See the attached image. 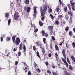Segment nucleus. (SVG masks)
<instances>
[{"instance_id":"f257e3e1","label":"nucleus","mask_w":75,"mask_h":75,"mask_svg":"<svg viewBox=\"0 0 75 75\" xmlns=\"http://www.w3.org/2000/svg\"><path fill=\"white\" fill-rule=\"evenodd\" d=\"M19 17V14L18 12H16L15 13L14 15V19L15 20H18Z\"/></svg>"},{"instance_id":"f03ea898","label":"nucleus","mask_w":75,"mask_h":75,"mask_svg":"<svg viewBox=\"0 0 75 75\" xmlns=\"http://www.w3.org/2000/svg\"><path fill=\"white\" fill-rule=\"evenodd\" d=\"M40 10L41 13V16L42 17L41 18V19L42 20H43V21H44V15L45 14V13H44V12H42V7L40 8Z\"/></svg>"},{"instance_id":"7ed1b4c3","label":"nucleus","mask_w":75,"mask_h":75,"mask_svg":"<svg viewBox=\"0 0 75 75\" xmlns=\"http://www.w3.org/2000/svg\"><path fill=\"white\" fill-rule=\"evenodd\" d=\"M34 14H33V17L34 18H36V14L37 13V7H35L34 8Z\"/></svg>"},{"instance_id":"20e7f679","label":"nucleus","mask_w":75,"mask_h":75,"mask_svg":"<svg viewBox=\"0 0 75 75\" xmlns=\"http://www.w3.org/2000/svg\"><path fill=\"white\" fill-rule=\"evenodd\" d=\"M41 7L42 8V11L43 12V11L45 12L47 9V6L46 5H44L43 6V8L42 7H40V8Z\"/></svg>"},{"instance_id":"39448f33","label":"nucleus","mask_w":75,"mask_h":75,"mask_svg":"<svg viewBox=\"0 0 75 75\" xmlns=\"http://www.w3.org/2000/svg\"><path fill=\"white\" fill-rule=\"evenodd\" d=\"M62 61L64 63L65 65H66V67L68 68V67H69V65H68V64L67 62L66 59H64L63 58H62Z\"/></svg>"},{"instance_id":"423d86ee","label":"nucleus","mask_w":75,"mask_h":75,"mask_svg":"<svg viewBox=\"0 0 75 75\" xmlns=\"http://www.w3.org/2000/svg\"><path fill=\"white\" fill-rule=\"evenodd\" d=\"M31 9L30 7H28L27 6H25L24 8L25 11H27L28 13H29Z\"/></svg>"},{"instance_id":"0eeeda50","label":"nucleus","mask_w":75,"mask_h":75,"mask_svg":"<svg viewBox=\"0 0 75 75\" xmlns=\"http://www.w3.org/2000/svg\"><path fill=\"white\" fill-rule=\"evenodd\" d=\"M20 41L19 38H16L15 41V43H16L17 45H18L19 44H20Z\"/></svg>"},{"instance_id":"6e6552de","label":"nucleus","mask_w":75,"mask_h":75,"mask_svg":"<svg viewBox=\"0 0 75 75\" xmlns=\"http://www.w3.org/2000/svg\"><path fill=\"white\" fill-rule=\"evenodd\" d=\"M48 28L49 29H51L50 31H51V32H50V34L51 35H52V29H53V27L52 26H49L48 27Z\"/></svg>"},{"instance_id":"1a4fd4ad","label":"nucleus","mask_w":75,"mask_h":75,"mask_svg":"<svg viewBox=\"0 0 75 75\" xmlns=\"http://www.w3.org/2000/svg\"><path fill=\"white\" fill-rule=\"evenodd\" d=\"M42 36H44L45 35L46 37H48V34L47 33H45V31L44 30H42Z\"/></svg>"},{"instance_id":"9d476101","label":"nucleus","mask_w":75,"mask_h":75,"mask_svg":"<svg viewBox=\"0 0 75 75\" xmlns=\"http://www.w3.org/2000/svg\"><path fill=\"white\" fill-rule=\"evenodd\" d=\"M62 53L63 54V55L64 57V58L66 59V58H67V57H66V54H65V50H63L62 51Z\"/></svg>"},{"instance_id":"9b49d317","label":"nucleus","mask_w":75,"mask_h":75,"mask_svg":"<svg viewBox=\"0 0 75 75\" xmlns=\"http://www.w3.org/2000/svg\"><path fill=\"white\" fill-rule=\"evenodd\" d=\"M23 64H24L25 68L24 69V68H23V69L24 70H26V69H27V67H28V66H27V64L25 63L24 62Z\"/></svg>"},{"instance_id":"f8f14e48","label":"nucleus","mask_w":75,"mask_h":75,"mask_svg":"<svg viewBox=\"0 0 75 75\" xmlns=\"http://www.w3.org/2000/svg\"><path fill=\"white\" fill-rule=\"evenodd\" d=\"M68 14L69 15H70V16H73V13H72V12H71V11H69L68 12Z\"/></svg>"},{"instance_id":"ddd939ff","label":"nucleus","mask_w":75,"mask_h":75,"mask_svg":"<svg viewBox=\"0 0 75 75\" xmlns=\"http://www.w3.org/2000/svg\"><path fill=\"white\" fill-rule=\"evenodd\" d=\"M34 28L35 29V30H34V32H35V33H37V32L38 31V29L37 28L35 29V26H34Z\"/></svg>"},{"instance_id":"4468645a","label":"nucleus","mask_w":75,"mask_h":75,"mask_svg":"<svg viewBox=\"0 0 75 75\" xmlns=\"http://www.w3.org/2000/svg\"><path fill=\"white\" fill-rule=\"evenodd\" d=\"M71 57V59H72V60L73 61V62H75V57L72 56Z\"/></svg>"},{"instance_id":"2eb2a0df","label":"nucleus","mask_w":75,"mask_h":75,"mask_svg":"<svg viewBox=\"0 0 75 75\" xmlns=\"http://www.w3.org/2000/svg\"><path fill=\"white\" fill-rule=\"evenodd\" d=\"M64 18L66 20H68V18H69V16L68 15H65Z\"/></svg>"},{"instance_id":"dca6fc26","label":"nucleus","mask_w":75,"mask_h":75,"mask_svg":"<svg viewBox=\"0 0 75 75\" xmlns=\"http://www.w3.org/2000/svg\"><path fill=\"white\" fill-rule=\"evenodd\" d=\"M67 61L68 64H71V62H70L69 59V58L68 57H67Z\"/></svg>"},{"instance_id":"f3484780","label":"nucleus","mask_w":75,"mask_h":75,"mask_svg":"<svg viewBox=\"0 0 75 75\" xmlns=\"http://www.w3.org/2000/svg\"><path fill=\"white\" fill-rule=\"evenodd\" d=\"M71 8L72 10H73V11H75V6L74 5H72L71 6Z\"/></svg>"},{"instance_id":"a211bd4d","label":"nucleus","mask_w":75,"mask_h":75,"mask_svg":"<svg viewBox=\"0 0 75 75\" xmlns=\"http://www.w3.org/2000/svg\"><path fill=\"white\" fill-rule=\"evenodd\" d=\"M70 3L71 5H74L75 4V3L73 2V1H71Z\"/></svg>"},{"instance_id":"6ab92c4d","label":"nucleus","mask_w":75,"mask_h":75,"mask_svg":"<svg viewBox=\"0 0 75 75\" xmlns=\"http://www.w3.org/2000/svg\"><path fill=\"white\" fill-rule=\"evenodd\" d=\"M36 54L37 55V56L39 58H40V54L39 53V52H38V51H37V52H36Z\"/></svg>"},{"instance_id":"aec40b11","label":"nucleus","mask_w":75,"mask_h":75,"mask_svg":"<svg viewBox=\"0 0 75 75\" xmlns=\"http://www.w3.org/2000/svg\"><path fill=\"white\" fill-rule=\"evenodd\" d=\"M15 38H16V36H13L12 38V39L13 42H15Z\"/></svg>"},{"instance_id":"412c9836","label":"nucleus","mask_w":75,"mask_h":75,"mask_svg":"<svg viewBox=\"0 0 75 75\" xmlns=\"http://www.w3.org/2000/svg\"><path fill=\"white\" fill-rule=\"evenodd\" d=\"M10 23H11V19H10L8 21V25H10Z\"/></svg>"},{"instance_id":"4be33fe9","label":"nucleus","mask_w":75,"mask_h":75,"mask_svg":"<svg viewBox=\"0 0 75 75\" xmlns=\"http://www.w3.org/2000/svg\"><path fill=\"white\" fill-rule=\"evenodd\" d=\"M36 71L38 72V73H40L41 72V70L39 68L37 69H36Z\"/></svg>"},{"instance_id":"5701e85b","label":"nucleus","mask_w":75,"mask_h":75,"mask_svg":"<svg viewBox=\"0 0 75 75\" xmlns=\"http://www.w3.org/2000/svg\"><path fill=\"white\" fill-rule=\"evenodd\" d=\"M69 34L70 36L72 37V31H70L69 32Z\"/></svg>"},{"instance_id":"b1692460","label":"nucleus","mask_w":75,"mask_h":75,"mask_svg":"<svg viewBox=\"0 0 75 75\" xmlns=\"http://www.w3.org/2000/svg\"><path fill=\"white\" fill-rule=\"evenodd\" d=\"M39 24L41 26L43 25V23H42L41 21H40V22H39Z\"/></svg>"},{"instance_id":"393cba45","label":"nucleus","mask_w":75,"mask_h":75,"mask_svg":"<svg viewBox=\"0 0 75 75\" xmlns=\"http://www.w3.org/2000/svg\"><path fill=\"white\" fill-rule=\"evenodd\" d=\"M42 54H45V49H44V48H42Z\"/></svg>"},{"instance_id":"a878e982","label":"nucleus","mask_w":75,"mask_h":75,"mask_svg":"<svg viewBox=\"0 0 75 75\" xmlns=\"http://www.w3.org/2000/svg\"><path fill=\"white\" fill-rule=\"evenodd\" d=\"M55 48L56 50H57V51H59V49H58V47L57 45H55Z\"/></svg>"},{"instance_id":"bb28decb","label":"nucleus","mask_w":75,"mask_h":75,"mask_svg":"<svg viewBox=\"0 0 75 75\" xmlns=\"http://www.w3.org/2000/svg\"><path fill=\"white\" fill-rule=\"evenodd\" d=\"M23 49L24 52H25L26 51V48L25 47V45L23 47Z\"/></svg>"},{"instance_id":"cd10ccee","label":"nucleus","mask_w":75,"mask_h":75,"mask_svg":"<svg viewBox=\"0 0 75 75\" xmlns=\"http://www.w3.org/2000/svg\"><path fill=\"white\" fill-rule=\"evenodd\" d=\"M24 3L26 4H28L29 3V0H26Z\"/></svg>"},{"instance_id":"c85d7f7f","label":"nucleus","mask_w":75,"mask_h":75,"mask_svg":"<svg viewBox=\"0 0 75 75\" xmlns=\"http://www.w3.org/2000/svg\"><path fill=\"white\" fill-rule=\"evenodd\" d=\"M65 74L66 75H71V74L69 73H67V72L66 71H65Z\"/></svg>"},{"instance_id":"c756f323","label":"nucleus","mask_w":75,"mask_h":75,"mask_svg":"<svg viewBox=\"0 0 75 75\" xmlns=\"http://www.w3.org/2000/svg\"><path fill=\"white\" fill-rule=\"evenodd\" d=\"M9 14H8V13H6L5 14V16L6 17H8Z\"/></svg>"},{"instance_id":"7c9ffc66","label":"nucleus","mask_w":75,"mask_h":75,"mask_svg":"<svg viewBox=\"0 0 75 75\" xmlns=\"http://www.w3.org/2000/svg\"><path fill=\"white\" fill-rule=\"evenodd\" d=\"M43 41L45 44H46V42H45V41H46V39L45 38H44L43 39Z\"/></svg>"},{"instance_id":"2f4dec72","label":"nucleus","mask_w":75,"mask_h":75,"mask_svg":"<svg viewBox=\"0 0 75 75\" xmlns=\"http://www.w3.org/2000/svg\"><path fill=\"white\" fill-rule=\"evenodd\" d=\"M69 29V27L68 26H67L65 30L66 31H68Z\"/></svg>"},{"instance_id":"473e14b6","label":"nucleus","mask_w":75,"mask_h":75,"mask_svg":"<svg viewBox=\"0 0 75 75\" xmlns=\"http://www.w3.org/2000/svg\"><path fill=\"white\" fill-rule=\"evenodd\" d=\"M72 46L73 48H75V42H73L72 43Z\"/></svg>"},{"instance_id":"72a5a7b5","label":"nucleus","mask_w":75,"mask_h":75,"mask_svg":"<svg viewBox=\"0 0 75 75\" xmlns=\"http://www.w3.org/2000/svg\"><path fill=\"white\" fill-rule=\"evenodd\" d=\"M54 54L55 55V56H56L55 57L56 58V59H57V60H58L57 57V56H58V53L57 52H56V53H55Z\"/></svg>"},{"instance_id":"f704fd0d","label":"nucleus","mask_w":75,"mask_h":75,"mask_svg":"<svg viewBox=\"0 0 75 75\" xmlns=\"http://www.w3.org/2000/svg\"><path fill=\"white\" fill-rule=\"evenodd\" d=\"M47 72L48 73V74H50L49 75H51V72L50 70H47Z\"/></svg>"},{"instance_id":"c9c22d12","label":"nucleus","mask_w":75,"mask_h":75,"mask_svg":"<svg viewBox=\"0 0 75 75\" xmlns=\"http://www.w3.org/2000/svg\"><path fill=\"white\" fill-rule=\"evenodd\" d=\"M64 10L65 12H67V7H64Z\"/></svg>"},{"instance_id":"e433bc0d","label":"nucleus","mask_w":75,"mask_h":75,"mask_svg":"<svg viewBox=\"0 0 75 75\" xmlns=\"http://www.w3.org/2000/svg\"><path fill=\"white\" fill-rule=\"evenodd\" d=\"M40 45H39V46H40V48L41 50H42V45L41 43H40Z\"/></svg>"},{"instance_id":"4c0bfd02","label":"nucleus","mask_w":75,"mask_h":75,"mask_svg":"<svg viewBox=\"0 0 75 75\" xmlns=\"http://www.w3.org/2000/svg\"><path fill=\"white\" fill-rule=\"evenodd\" d=\"M62 17H63V16H62V15H59L58 16V18L59 19Z\"/></svg>"},{"instance_id":"58836bf2","label":"nucleus","mask_w":75,"mask_h":75,"mask_svg":"<svg viewBox=\"0 0 75 75\" xmlns=\"http://www.w3.org/2000/svg\"><path fill=\"white\" fill-rule=\"evenodd\" d=\"M71 22H72V18L71 17H70V21H69V23H71Z\"/></svg>"},{"instance_id":"ea45409f","label":"nucleus","mask_w":75,"mask_h":75,"mask_svg":"<svg viewBox=\"0 0 75 75\" xmlns=\"http://www.w3.org/2000/svg\"><path fill=\"white\" fill-rule=\"evenodd\" d=\"M52 73L53 74V75H57V74L55 72H54V71H52Z\"/></svg>"},{"instance_id":"a19ab883","label":"nucleus","mask_w":75,"mask_h":75,"mask_svg":"<svg viewBox=\"0 0 75 75\" xmlns=\"http://www.w3.org/2000/svg\"><path fill=\"white\" fill-rule=\"evenodd\" d=\"M33 50H34V51H35V50H36V48H35V46H34L33 47Z\"/></svg>"},{"instance_id":"79ce46f5","label":"nucleus","mask_w":75,"mask_h":75,"mask_svg":"<svg viewBox=\"0 0 75 75\" xmlns=\"http://www.w3.org/2000/svg\"><path fill=\"white\" fill-rule=\"evenodd\" d=\"M17 64H18V61H16L15 62V65H17Z\"/></svg>"},{"instance_id":"37998d69","label":"nucleus","mask_w":75,"mask_h":75,"mask_svg":"<svg viewBox=\"0 0 75 75\" xmlns=\"http://www.w3.org/2000/svg\"><path fill=\"white\" fill-rule=\"evenodd\" d=\"M69 68L70 69H72V66H71L70 64L69 65Z\"/></svg>"},{"instance_id":"c03bdc74","label":"nucleus","mask_w":75,"mask_h":75,"mask_svg":"<svg viewBox=\"0 0 75 75\" xmlns=\"http://www.w3.org/2000/svg\"><path fill=\"white\" fill-rule=\"evenodd\" d=\"M53 64H53V63H52V67L53 68H54V69H55V67L54 66V65H53Z\"/></svg>"},{"instance_id":"a18cd8bd","label":"nucleus","mask_w":75,"mask_h":75,"mask_svg":"<svg viewBox=\"0 0 75 75\" xmlns=\"http://www.w3.org/2000/svg\"><path fill=\"white\" fill-rule=\"evenodd\" d=\"M28 75H31V71H29L28 72Z\"/></svg>"},{"instance_id":"49530a36","label":"nucleus","mask_w":75,"mask_h":75,"mask_svg":"<svg viewBox=\"0 0 75 75\" xmlns=\"http://www.w3.org/2000/svg\"><path fill=\"white\" fill-rule=\"evenodd\" d=\"M56 10H57V12H58V11H59V10H60V9H59V8H56Z\"/></svg>"},{"instance_id":"de8ad7c7","label":"nucleus","mask_w":75,"mask_h":75,"mask_svg":"<svg viewBox=\"0 0 75 75\" xmlns=\"http://www.w3.org/2000/svg\"><path fill=\"white\" fill-rule=\"evenodd\" d=\"M36 44L37 45H38V46H39L40 45V44L39 43V42H36Z\"/></svg>"},{"instance_id":"09e8293b","label":"nucleus","mask_w":75,"mask_h":75,"mask_svg":"<svg viewBox=\"0 0 75 75\" xmlns=\"http://www.w3.org/2000/svg\"><path fill=\"white\" fill-rule=\"evenodd\" d=\"M59 4H62V2L61 1V0H59Z\"/></svg>"},{"instance_id":"8fccbe9b","label":"nucleus","mask_w":75,"mask_h":75,"mask_svg":"<svg viewBox=\"0 0 75 75\" xmlns=\"http://www.w3.org/2000/svg\"><path fill=\"white\" fill-rule=\"evenodd\" d=\"M50 16L51 17V18L52 19H54V16H52V14H50Z\"/></svg>"},{"instance_id":"3c124183","label":"nucleus","mask_w":75,"mask_h":75,"mask_svg":"<svg viewBox=\"0 0 75 75\" xmlns=\"http://www.w3.org/2000/svg\"><path fill=\"white\" fill-rule=\"evenodd\" d=\"M45 64L47 66L48 65V62H46Z\"/></svg>"},{"instance_id":"603ef678","label":"nucleus","mask_w":75,"mask_h":75,"mask_svg":"<svg viewBox=\"0 0 75 75\" xmlns=\"http://www.w3.org/2000/svg\"><path fill=\"white\" fill-rule=\"evenodd\" d=\"M7 39L8 40V41H10V37H7Z\"/></svg>"},{"instance_id":"864d4df0","label":"nucleus","mask_w":75,"mask_h":75,"mask_svg":"<svg viewBox=\"0 0 75 75\" xmlns=\"http://www.w3.org/2000/svg\"><path fill=\"white\" fill-rule=\"evenodd\" d=\"M52 38L53 40V41H55V38H54V37L52 36Z\"/></svg>"},{"instance_id":"5fc2aeb1","label":"nucleus","mask_w":75,"mask_h":75,"mask_svg":"<svg viewBox=\"0 0 75 75\" xmlns=\"http://www.w3.org/2000/svg\"><path fill=\"white\" fill-rule=\"evenodd\" d=\"M18 54V56H20L21 55V52H19Z\"/></svg>"},{"instance_id":"6e6d98bb","label":"nucleus","mask_w":75,"mask_h":75,"mask_svg":"<svg viewBox=\"0 0 75 75\" xmlns=\"http://www.w3.org/2000/svg\"><path fill=\"white\" fill-rule=\"evenodd\" d=\"M56 24H57V25H58V24H59V22H58V21H56Z\"/></svg>"},{"instance_id":"4d7b16f0","label":"nucleus","mask_w":75,"mask_h":75,"mask_svg":"<svg viewBox=\"0 0 75 75\" xmlns=\"http://www.w3.org/2000/svg\"><path fill=\"white\" fill-rule=\"evenodd\" d=\"M19 49V50H20L21 51V50H22V46H20Z\"/></svg>"},{"instance_id":"13d9d810","label":"nucleus","mask_w":75,"mask_h":75,"mask_svg":"<svg viewBox=\"0 0 75 75\" xmlns=\"http://www.w3.org/2000/svg\"><path fill=\"white\" fill-rule=\"evenodd\" d=\"M34 66L35 67H36H36H38V66H37V64L35 63V64H34Z\"/></svg>"},{"instance_id":"bf43d9fd","label":"nucleus","mask_w":75,"mask_h":75,"mask_svg":"<svg viewBox=\"0 0 75 75\" xmlns=\"http://www.w3.org/2000/svg\"><path fill=\"white\" fill-rule=\"evenodd\" d=\"M48 56L49 57H51V53L49 54H48Z\"/></svg>"},{"instance_id":"052dcab7","label":"nucleus","mask_w":75,"mask_h":75,"mask_svg":"<svg viewBox=\"0 0 75 75\" xmlns=\"http://www.w3.org/2000/svg\"><path fill=\"white\" fill-rule=\"evenodd\" d=\"M67 6L68 7H69H69H70V6H71V5H70V4H68Z\"/></svg>"},{"instance_id":"680f3d73","label":"nucleus","mask_w":75,"mask_h":75,"mask_svg":"<svg viewBox=\"0 0 75 75\" xmlns=\"http://www.w3.org/2000/svg\"><path fill=\"white\" fill-rule=\"evenodd\" d=\"M66 46L67 48H68L69 47L68 46V45L66 43Z\"/></svg>"},{"instance_id":"e2e57ef3","label":"nucleus","mask_w":75,"mask_h":75,"mask_svg":"<svg viewBox=\"0 0 75 75\" xmlns=\"http://www.w3.org/2000/svg\"><path fill=\"white\" fill-rule=\"evenodd\" d=\"M50 12H52V9L51 8H50Z\"/></svg>"},{"instance_id":"0e129e2a","label":"nucleus","mask_w":75,"mask_h":75,"mask_svg":"<svg viewBox=\"0 0 75 75\" xmlns=\"http://www.w3.org/2000/svg\"><path fill=\"white\" fill-rule=\"evenodd\" d=\"M17 51V49H16V48H14L13 49V51Z\"/></svg>"},{"instance_id":"69168bd1","label":"nucleus","mask_w":75,"mask_h":75,"mask_svg":"<svg viewBox=\"0 0 75 75\" xmlns=\"http://www.w3.org/2000/svg\"><path fill=\"white\" fill-rule=\"evenodd\" d=\"M1 41L3 42V38H1Z\"/></svg>"},{"instance_id":"338daca9","label":"nucleus","mask_w":75,"mask_h":75,"mask_svg":"<svg viewBox=\"0 0 75 75\" xmlns=\"http://www.w3.org/2000/svg\"><path fill=\"white\" fill-rule=\"evenodd\" d=\"M63 69H64V70H67V69H66V68H65V67H63Z\"/></svg>"},{"instance_id":"774afa93","label":"nucleus","mask_w":75,"mask_h":75,"mask_svg":"<svg viewBox=\"0 0 75 75\" xmlns=\"http://www.w3.org/2000/svg\"><path fill=\"white\" fill-rule=\"evenodd\" d=\"M73 31H74V33H75V28H73Z\"/></svg>"}]
</instances>
